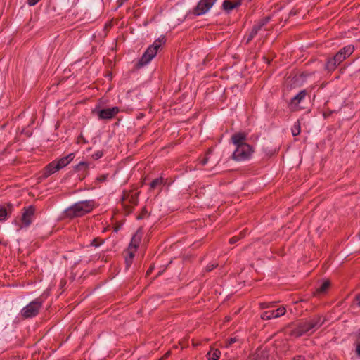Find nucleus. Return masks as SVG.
<instances>
[{
  "mask_svg": "<svg viewBox=\"0 0 360 360\" xmlns=\"http://www.w3.org/2000/svg\"><path fill=\"white\" fill-rule=\"evenodd\" d=\"M13 209V205L11 203L7 204V207H0V221H4L6 217L10 214Z\"/></svg>",
  "mask_w": 360,
  "mask_h": 360,
  "instance_id": "obj_18",
  "label": "nucleus"
},
{
  "mask_svg": "<svg viewBox=\"0 0 360 360\" xmlns=\"http://www.w3.org/2000/svg\"><path fill=\"white\" fill-rule=\"evenodd\" d=\"M120 112L118 107H112L111 108H96L93 110L92 112L96 114L99 120H111Z\"/></svg>",
  "mask_w": 360,
  "mask_h": 360,
  "instance_id": "obj_7",
  "label": "nucleus"
},
{
  "mask_svg": "<svg viewBox=\"0 0 360 360\" xmlns=\"http://www.w3.org/2000/svg\"><path fill=\"white\" fill-rule=\"evenodd\" d=\"M324 323L321 316H316L309 320L301 321L297 325L292 323L287 326L288 335L290 337L299 338L306 334H311L319 328Z\"/></svg>",
  "mask_w": 360,
  "mask_h": 360,
  "instance_id": "obj_1",
  "label": "nucleus"
},
{
  "mask_svg": "<svg viewBox=\"0 0 360 360\" xmlns=\"http://www.w3.org/2000/svg\"><path fill=\"white\" fill-rule=\"evenodd\" d=\"M103 153L102 151H97L96 153H95L93 155H92V158L94 159V160H98L99 158H101L102 156H103Z\"/></svg>",
  "mask_w": 360,
  "mask_h": 360,
  "instance_id": "obj_36",
  "label": "nucleus"
},
{
  "mask_svg": "<svg viewBox=\"0 0 360 360\" xmlns=\"http://www.w3.org/2000/svg\"><path fill=\"white\" fill-rule=\"evenodd\" d=\"M247 139L248 134L245 132L241 131L233 134L231 137V142L236 148L248 144L246 143Z\"/></svg>",
  "mask_w": 360,
  "mask_h": 360,
  "instance_id": "obj_13",
  "label": "nucleus"
},
{
  "mask_svg": "<svg viewBox=\"0 0 360 360\" xmlns=\"http://www.w3.org/2000/svg\"><path fill=\"white\" fill-rule=\"evenodd\" d=\"M356 353L357 356H360V333L358 335V340L356 344Z\"/></svg>",
  "mask_w": 360,
  "mask_h": 360,
  "instance_id": "obj_35",
  "label": "nucleus"
},
{
  "mask_svg": "<svg viewBox=\"0 0 360 360\" xmlns=\"http://www.w3.org/2000/svg\"><path fill=\"white\" fill-rule=\"evenodd\" d=\"M134 257V252H128L127 255L125 257V264H126V269H128L131 264L133 262V259Z\"/></svg>",
  "mask_w": 360,
  "mask_h": 360,
  "instance_id": "obj_24",
  "label": "nucleus"
},
{
  "mask_svg": "<svg viewBox=\"0 0 360 360\" xmlns=\"http://www.w3.org/2000/svg\"><path fill=\"white\" fill-rule=\"evenodd\" d=\"M286 313V309L284 307H279L275 310H269L264 311L261 314V319L263 320H270L274 318H278L283 316Z\"/></svg>",
  "mask_w": 360,
  "mask_h": 360,
  "instance_id": "obj_11",
  "label": "nucleus"
},
{
  "mask_svg": "<svg viewBox=\"0 0 360 360\" xmlns=\"http://www.w3.org/2000/svg\"><path fill=\"white\" fill-rule=\"evenodd\" d=\"M263 60L266 62L267 63H269L270 61L269 60V59L267 58H266L265 56L263 57Z\"/></svg>",
  "mask_w": 360,
  "mask_h": 360,
  "instance_id": "obj_45",
  "label": "nucleus"
},
{
  "mask_svg": "<svg viewBox=\"0 0 360 360\" xmlns=\"http://www.w3.org/2000/svg\"><path fill=\"white\" fill-rule=\"evenodd\" d=\"M43 301L41 298H36L30 302L21 310V315L25 319H29L36 316L42 307Z\"/></svg>",
  "mask_w": 360,
  "mask_h": 360,
  "instance_id": "obj_5",
  "label": "nucleus"
},
{
  "mask_svg": "<svg viewBox=\"0 0 360 360\" xmlns=\"http://www.w3.org/2000/svg\"><path fill=\"white\" fill-rule=\"evenodd\" d=\"M354 302L357 307H360V293L355 295Z\"/></svg>",
  "mask_w": 360,
  "mask_h": 360,
  "instance_id": "obj_37",
  "label": "nucleus"
},
{
  "mask_svg": "<svg viewBox=\"0 0 360 360\" xmlns=\"http://www.w3.org/2000/svg\"><path fill=\"white\" fill-rule=\"evenodd\" d=\"M272 306H273V304L271 303H268V302H262L260 304V307L262 309H266V308H269Z\"/></svg>",
  "mask_w": 360,
  "mask_h": 360,
  "instance_id": "obj_38",
  "label": "nucleus"
},
{
  "mask_svg": "<svg viewBox=\"0 0 360 360\" xmlns=\"http://www.w3.org/2000/svg\"><path fill=\"white\" fill-rule=\"evenodd\" d=\"M252 360H262V359L259 356V354L257 353H256Z\"/></svg>",
  "mask_w": 360,
  "mask_h": 360,
  "instance_id": "obj_43",
  "label": "nucleus"
},
{
  "mask_svg": "<svg viewBox=\"0 0 360 360\" xmlns=\"http://www.w3.org/2000/svg\"><path fill=\"white\" fill-rule=\"evenodd\" d=\"M221 355V352L218 349L212 348L206 354V357L208 360H219Z\"/></svg>",
  "mask_w": 360,
  "mask_h": 360,
  "instance_id": "obj_19",
  "label": "nucleus"
},
{
  "mask_svg": "<svg viewBox=\"0 0 360 360\" xmlns=\"http://www.w3.org/2000/svg\"><path fill=\"white\" fill-rule=\"evenodd\" d=\"M79 141H83L84 143H86V141L85 140L84 137L82 134H80L78 137Z\"/></svg>",
  "mask_w": 360,
  "mask_h": 360,
  "instance_id": "obj_41",
  "label": "nucleus"
},
{
  "mask_svg": "<svg viewBox=\"0 0 360 360\" xmlns=\"http://www.w3.org/2000/svg\"><path fill=\"white\" fill-rule=\"evenodd\" d=\"M293 360H305V358L303 356H297L294 357Z\"/></svg>",
  "mask_w": 360,
  "mask_h": 360,
  "instance_id": "obj_42",
  "label": "nucleus"
},
{
  "mask_svg": "<svg viewBox=\"0 0 360 360\" xmlns=\"http://www.w3.org/2000/svg\"><path fill=\"white\" fill-rule=\"evenodd\" d=\"M218 263L217 262H212L210 264H208L206 267H205V270L207 272H210L212 270H213L214 268L217 267L218 266Z\"/></svg>",
  "mask_w": 360,
  "mask_h": 360,
  "instance_id": "obj_30",
  "label": "nucleus"
},
{
  "mask_svg": "<svg viewBox=\"0 0 360 360\" xmlns=\"http://www.w3.org/2000/svg\"><path fill=\"white\" fill-rule=\"evenodd\" d=\"M212 59V57H210L209 55L206 56V58H204L203 63H205L206 60H210Z\"/></svg>",
  "mask_w": 360,
  "mask_h": 360,
  "instance_id": "obj_44",
  "label": "nucleus"
},
{
  "mask_svg": "<svg viewBox=\"0 0 360 360\" xmlns=\"http://www.w3.org/2000/svg\"><path fill=\"white\" fill-rule=\"evenodd\" d=\"M247 233V229H243L238 236H234L229 239L230 244H234L240 239L243 238Z\"/></svg>",
  "mask_w": 360,
  "mask_h": 360,
  "instance_id": "obj_22",
  "label": "nucleus"
},
{
  "mask_svg": "<svg viewBox=\"0 0 360 360\" xmlns=\"http://www.w3.org/2000/svg\"><path fill=\"white\" fill-rule=\"evenodd\" d=\"M355 48L354 45L349 44L344 46L340 49L338 53L334 56L335 60H338L340 63L350 56L354 51Z\"/></svg>",
  "mask_w": 360,
  "mask_h": 360,
  "instance_id": "obj_9",
  "label": "nucleus"
},
{
  "mask_svg": "<svg viewBox=\"0 0 360 360\" xmlns=\"http://www.w3.org/2000/svg\"><path fill=\"white\" fill-rule=\"evenodd\" d=\"M216 1L217 0H204V14L212 7Z\"/></svg>",
  "mask_w": 360,
  "mask_h": 360,
  "instance_id": "obj_26",
  "label": "nucleus"
},
{
  "mask_svg": "<svg viewBox=\"0 0 360 360\" xmlns=\"http://www.w3.org/2000/svg\"><path fill=\"white\" fill-rule=\"evenodd\" d=\"M169 352H167V353L165 354V357L168 356H169Z\"/></svg>",
  "mask_w": 360,
  "mask_h": 360,
  "instance_id": "obj_48",
  "label": "nucleus"
},
{
  "mask_svg": "<svg viewBox=\"0 0 360 360\" xmlns=\"http://www.w3.org/2000/svg\"><path fill=\"white\" fill-rule=\"evenodd\" d=\"M192 13L195 16H198L202 14V0H200L198 1Z\"/></svg>",
  "mask_w": 360,
  "mask_h": 360,
  "instance_id": "obj_25",
  "label": "nucleus"
},
{
  "mask_svg": "<svg viewBox=\"0 0 360 360\" xmlns=\"http://www.w3.org/2000/svg\"><path fill=\"white\" fill-rule=\"evenodd\" d=\"M217 162V159L215 158V159L214 160V161H213V163H214V164H216V162Z\"/></svg>",
  "mask_w": 360,
  "mask_h": 360,
  "instance_id": "obj_49",
  "label": "nucleus"
},
{
  "mask_svg": "<svg viewBox=\"0 0 360 360\" xmlns=\"http://www.w3.org/2000/svg\"><path fill=\"white\" fill-rule=\"evenodd\" d=\"M34 212L35 207L33 205H30L23 208L21 221L24 226L27 227L31 224Z\"/></svg>",
  "mask_w": 360,
  "mask_h": 360,
  "instance_id": "obj_10",
  "label": "nucleus"
},
{
  "mask_svg": "<svg viewBox=\"0 0 360 360\" xmlns=\"http://www.w3.org/2000/svg\"><path fill=\"white\" fill-rule=\"evenodd\" d=\"M271 20L270 16H266L259 20L255 24L248 37L247 43H249L258 34V32Z\"/></svg>",
  "mask_w": 360,
  "mask_h": 360,
  "instance_id": "obj_8",
  "label": "nucleus"
},
{
  "mask_svg": "<svg viewBox=\"0 0 360 360\" xmlns=\"http://www.w3.org/2000/svg\"><path fill=\"white\" fill-rule=\"evenodd\" d=\"M103 240L100 241L98 238H96L91 241V245L92 246L97 248L100 246L102 243H103Z\"/></svg>",
  "mask_w": 360,
  "mask_h": 360,
  "instance_id": "obj_33",
  "label": "nucleus"
},
{
  "mask_svg": "<svg viewBox=\"0 0 360 360\" xmlns=\"http://www.w3.org/2000/svg\"><path fill=\"white\" fill-rule=\"evenodd\" d=\"M242 4L241 0H236L235 1H230L229 0H224L222 4V8L227 13H230V12L239 7Z\"/></svg>",
  "mask_w": 360,
  "mask_h": 360,
  "instance_id": "obj_14",
  "label": "nucleus"
},
{
  "mask_svg": "<svg viewBox=\"0 0 360 360\" xmlns=\"http://www.w3.org/2000/svg\"><path fill=\"white\" fill-rule=\"evenodd\" d=\"M75 158V154L73 153L68 154V155L59 159L56 161V169L59 170L64 167L67 166L69 163H70L73 159Z\"/></svg>",
  "mask_w": 360,
  "mask_h": 360,
  "instance_id": "obj_15",
  "label": "nucleus"
},
{
  "mask_svg": "<svg viewBox=\"0 0 360 360\" xmlns=\"http://www.w3.org/2000/svg\"><path fill=\"white\" fill-rule=\"evenodd\" d=\"M0 244H3L4 245H6V243L3 242L2 240H0Z\"/></svg>",
  "mask_w": 360,
  "mask_h": 360,
  "instance_id": "obj_46",
  "label": "nucleus"
},
{
  "mask_svg": "<svg viewBox=\"0 0 360 360\" xmlns=\"http://www.w3.org/2000/svg\"><path fill=\"white\" fill-rule=\"evenodd\" d=\"M162 183V180L160 179H155L154 180H153L150 183V188H156L158 185H160V184Z\"/></svg>",
  "mask_w": 360,
  "mask_h": 360,
  "instance_id": "obj_34",
  "label": "nucleus"
},
{
  "mask_svg": "<svg viewBox=\"0 0 360 360\" xmlns=\"http://www.w3.org/2000/svg\"><path fill=\"white\" fill-rule=\"evenodd\" d=\"M253 153V147L250 144H246L240 147H236L231 155V158L236 162H243L250 159Z\"/></svg>",
  "mask_w": 360,
  "mask_h": 360,
  "instance_id": "obj_4",
  "label": "nucleus"
},
{
  "mask_svg": "<svg viewBox=\"0 0 360 360\" xmlns=\"http://www.w3.org/2000/svg\"><path fill=\"white\" fill-rule=\"evenodd\" d=\"M139 240H140V238H138V240H136V236H134L133 238H131L130 245L131 246L133 245L134 248L135 249H136L139 246Z\"/></svg>",
  "mask_w": 360,
  "mask_h": 360,
  "instance_id": "obj_32",
  "label": "nucleus"
},
{
  "mask_svg": "<svg viewBox=\"0 0 360 360\" xmlns=\"http://www.w3.org/2000/svg\"><path fill=\"white\" fill-rule=\"evenodd\" d=\"M95 207V202L92 200L77 202L68 207L64 213L66 217L73 219L80 217L91 212Z\"/></svg>",
  "mask_w": 360,
  "mask_h": 360,
  "instance_id": "obj_2",
  "label": "nucleus"
},
{
  "mask_svg": "<svg viewBox=\"0 0 360 360\" xmlns=\"http://www.w3.org/2000/svg\"><path fill=\"white\" fill-rule=\"evenodd\" d=\"M301 131L300 129V122L299 120H297L293 124L291 131L293 136H297L300 134Z\"/></svg>",
  "mask_w": 360,
  "mask_h": 360,
  "instance_id": "obj_23",
  "label": "nucleus"
},
{
  "mask_svg": "<svg viewBox=\"0 0 360 360\" xmlns=\"http://www.w3.org/2000/svg\"><path fill=\"white\" fill-rule=\"evenodd\" d=\"M153 269H154V266L151 265L146 271V276H149Z\"/></svg>",
  "mask_w": 360,
  "mask_h": 360,
  "instance_id": "obj_40",
  "label": "nucleus"
},
{
  "mask_svg": "<svg viewBox=\"0 0 360 360\" xmlns=\"http://www.w3.org/2000/svg\"><path fill=\"white\" fill-rule=\"evenodd\" d=\"M90 165L88 162L82 161L75 165V171L79 173L78 176L80 181L87 176Z\"/></svg>",
  "mask_w": 360,
  "mask_h": 360,
  "instance_id": "obj_12",
  "label": "nucleus"
},
{
  "mask_svg": "<svg viewBox=\"0 0 360 360\" xmlns=\"http://www.w3.org/2000/svg\"><path fill=\"white\" fill-rule=\"evenodd\" d=\"M330 286V281H324L321 285L316 289L318 293H325Z\"/></svg>",
  "mask_w": 360,
  "mask_h": 360,
  "instance_id": "obj_21",
  "label": "nucleus"
},
{
  "mask_svg": "<svg viewBox=\"0 0 360 360\" xmlns=\"http://www.w3.org/2000/svg\"><path fill=\"white\" fill-rule=\"evenodd\" d=\"M149 214L148 212V210H146V207H143L141 213L137 216L136 219L138 220H140V219H143V218H145L146 216H148Z\"/></svg>",
  "mask_w": 360,
  "mask_h": 360,
  "instance_id": "obj_28",
  "label": "nucleus"
},
{
  "mask_svg": "<svg viewBox=\"0 0 360 360\" xmlns=\"http://www.w3.org/2000/svg\"><path fill=\"white\" fill-rule=\"evenodd\" d=\"M108 176V174H102L96 179L95 182L97 184L103 182V181H106Z\"/></svg>",
  "mask_w": 360,
  "mask_h": 360,
  "instance_id": "obj_31",
  "label": "nucleus"
},
{
  "mask_svg": "<svg viewBox=\"0 0 360 360\" xmlns=\"http://www.w3.org/2000/svg\"><path fill=\"white\" fill-rule=\"evenodd\" d=\"M307 95L306 90L300 91L296 96H295L290 101V105L297 106L298 104L304 99Z\"/></svg>",
  "mask_w": 360,
  "mask_h": 360,
  "instance_id": "obj_17",
  "label": "nucleus"
},
{
  "mask_svg": "<svg viewBox=\"0 0 360 360\" xmlns=\"http://www.w3.org/2000/svg\"><path fill=\"white\" fill-rule=\"evenodd\" d=\"M238 341V339L236 338V337H231V338H228L226 340V347H230L231 346L233 343L236 342Z\"/></svg>",
  "mask_w": 360,
  "mask_h": 360,
  "instance_id": "obj_29",
  "label": "nucleus"
},
{
  "mask_svg": "<svg viewBox=\"0 0 360 360\" xmlns=\"http://www.w3.org/2000/svg\"><path fill=\"white\" fill-rule=\"evenodd\" d=\"M214 147L212 146L207 150L206 155L204 157V165L209 161L210 156L213 155Z\"/></svg>",
  "mask_w": 360,
  "mask_h": 360,
  "instance_id": "obj_27",
  "label": "nucleus"
},
{
  "mask_svg": "<svg viewBox=\"0 0 360 360\" xmlns=\"http://www.w3.org/2000/svg\"><path fill=\"white\" fill-rule=\"evenodd\" d=\"M200 345V343H196V344H195V343H193V345L194 347H195V346H197V345Z\"/></svg>",
  "mask_w": 360,
  "mask_h": 360,
  "instance_id": "obj_47",
  "label": "nucleus"
},
{
  "mask_svg": "<svg viewBox=\"0 0 360 360\" xmlns=\"http://www.w3.org/2000/svg\"><path fill=\"white\" fill-rule=\"evenodd\" d=\"M58 170V169H56V161H53L45 167L44 175L47 177Z\"/></svg>",
  "mask_w": 360,
  "mask_h": 360,
  "instance_id": "obj_20",
  "label": "nucleus"
},
{
  "mask_svg": "<svg viewBox=\"0 0 360 360\" xmlns=\"http://www.w3.org/2000/svg\"><path fill=\"white\" fill-rule=\"evenodd\" d=\"M165 42L166 38L163 35L155 40L154 43L144 52L141 59L136 63V68H140L148 64L157 55L158 51L161 46V44H165Z\"/></svg>",
  "mask_w": 360,
  "mask_h": 360,
  "instance_id": "obj_3",
  "label": "nucleus"
},
{
  "mask_svg": "<svg viewBox=\"0 0 360 360\" xmlns=\"http://www.w3.org/2000/svg\"><path fill=\"white\" fill-rule=\"evenodd\" d=\"M340 64V63L333 56V58H328L325 64V69L329 72H333L336 68Z\"/></svg>",
  "mask_w": 360,
  "mask_h": 360,
  "instance_id": "obj_16",
  "label": "nucleus"
},
{
  "mask_svg": "<svg viewBox=\"0 0 360 360\" xmlns=\"http://www.w3.org/2000/svg\"><path fill=\"white\" fill-rule=\"evenodd\" d=\"M40 0H27V4L32 6H34L37 3H38Z\"/></svg>",
  "mask_w": 360,
  "mask_h": 360,
  "instance_id": "obj_39",
  "label": "nucleus"
},
{
  "mask_svg": "<svg viewBox=\"0 0 360 360\" xmlns=\"http://www.w3.org/2000/svg\"><path fill=\"white\" fill-rule=\"evenodd\" d=\"M138 202V193L130 195L127 192H124L122 204L127 214L132 212L134 207L137 205Z\"/></svg>",
  "mask_w": 360,
  "mask_h": 360,
  "instance_id": "obj_6",
  "label": "nucleus"
}]
</instances>
